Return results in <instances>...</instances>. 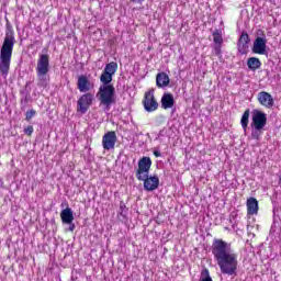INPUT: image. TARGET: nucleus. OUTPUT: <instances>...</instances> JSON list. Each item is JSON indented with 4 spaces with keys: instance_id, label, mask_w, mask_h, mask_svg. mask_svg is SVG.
Here are the masks:
<instances>
[{
    "instance_id": "dca6fc26",
    "label": "nucleus",
    "mask_w": 281,
    "mask_h": 281,
    "mask_svg": "<svg viewBox=\"0 0 281 281\" xmlns=\"http://www.w3.org/2000/svg\"><path fill=\"white\" fill-rule=\"evenodd\" d=\"M248 216H256L258 214V200L256 198H248L246 201Z\"/></svg>"
},
{
    "instance_id": "393cba45",
    "label": "nucleus",
    "mask_w": 281,
    "mask_h": 281,
    "mask_svg": "<svg viewBox=\"0 0 281 281\" xmlns=\"http://www.w3.org/2000/svg\"><path fill=\"white\" fill-rule=\"evenodd\" d=\"M222 47H223V44H215L214 47H213V54L215 56H221Z\"/></svg>"
},
{
    "instance_id": "2f4dec72",
    "label": "nucleus",
    "mask_w": 281,
    "mask_h": 281,
    "mask_svg": "<svg viewBox=\"0 0 281 281\" xmlns=\"http://www.w3.org/2000/svg\"><path fill=\"white\" fill-rule=\"evenodd\" d=\"M279 181H280V183H281V175H280V177H279Z\"/></svg>"
},
{
    "instance_id": "5701e85b",
    "label": "nucleus",
    "mask_w": 281,
    "mask_h": 281,
    "mask_svg": "<svg viewBox=\"0 0 281 281\" xmlns=\"http://www.w3.org/2000/svg\"><path fill=\"white\" fill-rule=\"evenodd\" d=\"M200 281H213L212 277H210V270L206 268L202 270Z\"/></svg>"
},
{
    "instance_id": "f03ea898",
    "label": "nucleus",
    "mask_w": 281,
    "mask_h": 281,
    "mask_svg": "<svg viewBox=\"0 0 281 281\" xmlns=\"http://www.w3.org/2000/svg\"><path fill=\"white\" fill-rule=\"evenodd\" d=\"M15 43L16 40L14 38V30H12V26H8L2 47L0 49V74L3 76V78H8V75L10 74L12 52H14Z\"/></svg>"
},
{
    "instance_id": "2eb2a0df",
    "label": "nucleus",
    "mask_w": 281,
    "mask_h": 281,
    "mask_svg": "<svg viewBox=\"0 0 281 281\" xmlns=\"http://www.w3.org/2000/svg\"><path fill=\"white\" fill-rule=\"evenodd\" d=\"M249 49V34L241 33L238 42V52L244 56V54H247V50Z\"/></svg>"
},
{
    "instance_id": "9b49d317",
    "label": "nucleus",
    "mask_w": 281,
    "mask_h": 281,
    "mask_svg": "<svg viewBox=\"0 0 281 281\" xmlns=\"http://www.w3.org/2000/svg\"><path fill=\"white\" fill-rule=\"evenodd\" d=\"M116 143L117 134H115L113 131L105 133L102 137V146L104 150H113Z\"/></svg>"
},
{
    "instance_id": "1a4fd4ad",
    "label": "nucleus",
    "mask_w": 281,
    "mask_h": 281,
    "mask_svg": "<svg viewBox=\"0 0 281 281\" xmlns=\"http://www.w3.org/2000/svg\"><path fill=\"white\" fill-rule=\"evenodd\" d=\"M138 181H143L144 190L146 192H155L157 188H159V177L158 176H149L147 175L143 179H137Z\"/></svg>"
},
{
    "instance_id": "6ab92c4d",
    "label": "nucleus",
    "mask_w": 281,
    "mask_h": 281,
    "mask_svg": "<svg viewBox=\"0 0 281 281\" xmlns=\"http://www.w3.org/2000/svg\"><path fill=\"white\" fill-rule=\"evenodd\" d=\"M61 222L66 225L74 223V211L70 207H66L60 212Z\"/></svg>"
},
{
    "instance_id": "6e6552de",
    "label": "nucleus",
    "mask_w": 281,
    "mask_h": 281,
    "mask_svg": "<svg viewBox=\"0 0 281 281\" xmlns=\"http://www.w3.org/2000/svg\"><path fill=\"white\" fill-rule=\"evenodd\" d=\"M91 104H93V94L86 93L77 101V111L85 114L89 111V106H91Z\"/></svg>"
},
{
    "instance_id": "7c9ffc66",
    "label": "nucleus",
    "mask_w": 281,
    "mask_h": 281,
    "mask_svg": "<svg viewBox=\"0 0 281 281\" xmlns=\"http://www.w3.org/2000/svg\"><path fill=\"white\" fill-rule=\"evenodd\" d=\"M74 229H76V224H70L69 231H70V232H74Z\"/></svg>"
},
{
    "instance_id": "f3484780",
    "label": "nucleus",
    "mask_w": 281,
    "mask_h": 281,
    "mask_svg": "<svg viewBox=\"0 0 281 281\" xmlns=\"http://www.w3.org/2000/svg\"><path fill=\"white\" fill-rule=\"evenodd\" d=\"M170 85V77L166 72H159L156 76V86L158 89H164Z\"/></svg>"
},
{
    "instance_id": "bb28decb",
    "label": "nucleus",
    "mask_w": 281,
    "mask_h": 281,
    "mask_svg": "<svg viewBox=\"0 0 281 281\" xmlns=\"http://www.w3.org/2000/svg\"><path fill=\"white\" fill-rule=\"evenodd\" d=\"M24 133L25 135H29V137L32 135V133H34V126L29 125L24 128Z\"/></svg>"
},
{
    "instance_id": "0eeeda50",
    "label": "nucleus",
    "mask_w": 281,
    "mask_h": 281,
    "mask_svg": "<svg viewBox=\"0 0 281 281\" xmlns=\"http://www.w3.org/2000/svg\"><path fill=\"white\" fill-rule=\"evenodd\" d=\"M143 105L147 113H154V111L159 109V103L157 102V99H155V89L145 92Z\"/></svg>"
},
{
    "instance_id": "f257e3e1",
    "label": "nucleus",
    "mask_w": 281,
    "mask_h": 281,
    "mask_svg": "<svg viewBox=\"0 0 281 281\" xmlns=\"http://www.w3.org/2000/svg\"><path fill=\"white\" fill-rule=\"evenodd\" d=\"M211 251L221 273L236 276L238 271V254L232 249V244H227L223 239H215Z\"/></svg>"
},
{
    "instance_id": "412c9836",
    "label": "nucleus",
    "mask_w": 281,
    "mask_h": 281,
    "mask_svg": "<svg viewBox=\"0 0 281 281\" xmlns=\"http://www.w3.org/2000/svg\"><path fill=\"white\" fill-rule=\"evenodd\" d=\"M241 128L244 133H247V128L249 127V110H246L240 120Z\"/></svg>"
},
{
    "instance_id": "7ed1b4c3",
    "label": "nucleus",
    "mask_w": 281,
    "mask_h": 281,
    "mask_svg": "<svg viewBox=\"0 0 281 281\" xmlns=\"http://www.w3.org/2000/svg\"><path fill=\"white\" fill-rule=\"evenodd\" d=\"M49 55L40 54L35 68L37 76V87L45 89L49 85Z\"/></svg>"
},
{
    "instance_id": "a211bd4d",
    "label": "nucleus",
    "mask_w": 281,
    "mask_h": 281,
    "mask_svg": "<svg viewBox=\"0 0 281 281\" xmlns=\"http://www.w3.org/2000/svg\"><path fill=\"white\" fill-rule=\"evenodd\" d=\"M161 106L165 110L172 109L175 106V97L169 92L164 93L161 97Z\"/></svg>"
},
{
    "instance_id": "423d86ee",
    "label": "nucleus",
    "mask_w": 281,
    "mask_h": 281,
    "mask_svg": "<svg viewBox=\"0 0 281 281\" xmlns=\"http://www.w3.org/2000/svg\"><path fill=\"white\" fill-rule=\"evenodd\" d=\"M153 166V160L150 157L144 156L138 160V168L136 170V179H146L147 175H150V168Z\"/></svg>"
},
{
    "instance_id": "cd10ccee",
    "label": "nucleus",
    "mask_w": 281,
    "mask_h": 281,
    "mask_svg": "<svg viewBox=\"0 0 281 281\" xmlns=\"http://www.w3.org/2000/svg\"><path fill=\"white\" fill-rule=\"evenodd\" d=\"M154 156L155 157H161V151H159L158 149L154 150Z\"/></svg>"
},
{
    "instance_id": "f8f14e48",
    "label": "nucleus",
    "mask_w": 281,
    "mask_h": 281,
    "mask_svg": "<svg viewBox=\"0 0 281 281\" xmlns=\"http://www.w3.org/2000/svg\"><path fill=\"white\" fill-rule=\"evenodd\" d=\"M252 53L265 56L267 54V37H257L252 44Z\"/></svg>"
},
{
    "instance_id": "a878e982",
    "label": "nucleus",
    "mask_w": 281,
    "mask_h": 281,
    "mask_svg": "<svg viewBox=\"0 0 281 281\" xmlns=\"http://www.w3.org/2000/svg\"><path fill=\"white\" fill-rule=\"evenodd\" d=\"M34 115H36V111L35 110H29V111H26L25 120L27 122H30V120H32V117H34Z\"/></svg>"
},
{
    "instance_id": "aec40b11",
    "label": "nucleus",
    "mask_w": 281,
    "mask_h": 281,
    "mask_svg": "<svg viewBox=\"0 0 281 281\" xmlns=\"http://www.w3.org/2000/svg\"><path fill=\"white\" fill-rule=\"evenodd\" d=\"M247 67L251 71H256L257 69H260V67H262V61H260V59L257 57H250L247 60Z\"/></svg>"
},
{
    "instance_id": "9d476101",
    "label": "nucleus",
    "mask_w": 281,
    "mask_h": 281,
    "mask_svg": "<svg viewBox=\"0 0 281 281\" xmlns=\"http://www.w3.org/2000/svg\"><path fill=\"white\" fill-rule=\"evenodd\" d=\"M252 128H265L267 126V114L260 110L252 111Z\"/></svg>"
},
{
    "instance_id": "4be33fe9",
    "label": "nucleus",
    "mask_w": 281,
    "mask_h": 281,
    "mask_svg": "<svg viewBox=\"0 0 281 281\" xmlns=\"http://www.w3.org/2000/svg\"><path fill=\"white\" fill-rule=\"evenodd\" d=\"M213 41L215 45H223V32L221 30H215L213 32Z\"/></svg>"
},
{
    "instance_id": "ddd939ff",
    "label": "nucleus",
    "mask_w": 281,
    "mask_h": 281,
    "mask_svg": "<svg viewBox=\"0 0 281 281\" xmlns=\"http://www.w3.org/2000/svg\"><path fill=\"white\" fill-rule=\"evenodd\" d=\"M258 102L266 109L273 106V97L269 92L261 91L258 93Z\"/></svg>"
},
{
    "instance_id": "c85d7f7f",
    "label": "nucleus",
    "mask_w": 281,
    "mask_h": 281,
    "mask_svg": "<svg viewBox=\"0 0 281 281\" xmlns=\"http://www.w3.org/2000/svg\"><path fill=\"white\" fill-rule=\"evenodd\" d=\"M164 137V131H160L156 137V139H161Z\"/></svg>"
},
{
    "instance_id": "20e7f679",
    "label": "nucleus",
    "mask_w": 281,
    "mask_h": 281,
    "mask_svg": "<svg viewBox=\"0 0 281 281\" xmlns=\"http://www.w3.org/2000/svg\"><path fill=\"white\" fill-rule=\"evenodd\" d=\"M98 97L100 104L105 106V111H109L111 109V104H115V87L100 86Z\"/></svg>"
},
{
    "instance_id": "4468645a",
    "label": "nucleus",
    "mask_w": 281,
    "mask_h": 281,
    "mask_svg": "<svg viewBox=\"0 0 281 281\" xmlns=\"http://www.w3.org/2000/svg\"><path fill=\"white\" fill-rule=\"evenodd\" d=\"M77 88L79 89L80 93H87V91H91V81L87 76L81 75L78 77Z\"/></svg>"
},
{
    "instance_id": "39448f33",
    "label": "nucleus",
    "mask_w": 281,
    "mask_h": 281,
    "mask_svg": "<svg viewBox=\"0 0 281 281\" xmlns=\"http://www.w3.org/2000/svg\"><path fill=\"white\" fill-rule=\"evenodd\" d=\"M115 71H117V63L111 61L105 65L103 72L100 76V82H102L101 87H113L111 82H113Z\"/></svg>"
},
{
    "instance_id": "b1692460",
    "label": "nucleus",
    "mask_w": 281,
    "mask_h": 281,
    "mask_svg": "<svg viewBox=\"0 0 281 281\" xmlns=\"http://www.w3.org/2000/svg\"><path fill=\"white\" fill-rule=\"evenodd\" d=\"M261 136H262V128L254 127L252 132H251V138L258 140V139H260Z\"/></svg>"
},
{
    "instance_id": "c756f323",
    "label": "nucleus",
    "mask_w": 281,
    "mask_h": 281,
    "mask_svg": "<svg viewBox=\"0 0 281 281\" xmlns=\"http://www.w3.org/2000/svg\"><path fill=\"white\" fill-rule=\"evenodd\" d=\"M133 3H144L146 0H131Z\"/></svg>"
}]
</instances>
